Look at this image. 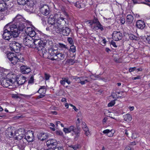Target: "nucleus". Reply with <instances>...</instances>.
<instances>
[{
    "instance_id": "33",
    "label": "nucleus",
    "mask_w": 150,
    "mask_h": 150,
    "mask_svg": "<svg viewBox=\"0 0 150 150\" xmlns=\"http://www.w3.org/2000/svg\"><path fill=\"white\" fill-rule=\"evenodd\" d=\"M25 81V78L24 77H23L20 78L19 81H17V83L19 85H22L24 84Z\"/></svg>"
},
{
    "instance_id": "43",
    "label": "nucleus",
    "mask_w": 150,
    "mask_h": 150,
    "mask_svg": "<svg viewBox=\"0 0 150 150\" xmlns=\"http://www.w3.org/2000/svg\"><path fill=\"white\" fill-rule=\"evenodd\" d=\"M79 145L78 144L75 145H71L70 147L72 148L74 150H76L79 148Z\"/></svg>"
},
{
    "instance_id": "45",
    "label": "nucleus",
    "mask_w": 150,
    "mask_h": 150,
    "mask_svg": "<svg viewBox=\"0 0 150 150\" xmlns=\"http://www.w3.org/2000/svg\"><path fill=\"white\" fill-rule=\"evenodd\" d=\"M47 19V18L42 17L41 18V20L42 21V23L43 25H45L46 24V21Z\"/></svg>"
},
{
    "instance_id": "24",
    "label": "nucleus",
    "mask_w": 150,
    "mask_h": 150,
    "mask_svg": "<svg viewBox=\"0 0 150 150\" xmlns=\"http://www.w3.org/2000/svg\"><path fill=\"white\" fill-rule=\"evenodd\" d=\"M57 57L55 58L54 60H56L58 59L62 60L65 57L64 54H63L62 53H59L58 52L57 54Z\"/></svg>"
},
{
    "instance_id": "2",
    "label": "nucleus",
    "mask_w": 150,
    "mask_h": 150,
    "mask_svg": "<svg viewBox=\"0 0 150 150\" xmlns=\"http://www.w3.org/2000/svg\"><path fill=\"white\" fill-rule=\"evenodd\" d=\"M27 21L22 15L18 14L13 19V21L8 23V25H10L13 26L20 32V31H23L25 28L24 23Z\"/></svg>"
},
{
    "instance_id": "10",
    "label": "nucleus",
    "mask_w": 150,
    "mask_h": 150,
    "mask_svg": "<svg viewBox=\"0 0 150 150\" xmlns=\"http://www.w3.org/2000/svg\"><path fill=\"white\" fill-rule=\"evenodd\" d=\"M40 9L41 12L43 15L46 16L48 15L50 12L49 7L45 4L41 5L40 7Z\"/></svg>"
},
{
    "instance_id": "39",
    "label": "nucleus",
    "mask_w": 150,
    "mask_h": 150,
    "mask_svg": "<svg viewBox=\"0 0 150 150\" xmlns=\"http://www.w3.org/2000/svg\"><path fill=\"white\" fill-rule=\"evenodd\" d=\"M69 49L68 47H67L63 50V54H64L65 55H66L67 57H68V56L69 53Z\"/></svg>"
},
{
    "instance_id": "44",
    "label": "nucleus",
    "mask_w": 150,
    "mask_h": 150,
    "mask_svg": "<svg viewBox=\"0 0 150 150\" xmlns=\"http://www.w3.org/2000/svg\"><path fill=\"white\" fill-rule=\"evenodd\" d=\"M67 40L69 43L71 45H73L74 44V42L73 39L71 38L68 37L67 38Z\"/></svg>"
},
{
    "instance_id": "12",
    "label": "nucleus",
    "mask_w": 150,
    "mask_h": 150,
    "mask_svg": "<svg viewBox=\"0 0 150 150\" xmlns=\"http://www.w3.org/2000/svg\"><path fill=\"white\" fill-rule=\"evenodd\" d=\"M47 146L51 149H53L56 147L57 144V143L56 140L54 139H49L46 142Z\"/></svg>"
},
{
    "instance_id": "14",
    "label": "nucleus",
    "mask_w": 150,
    "mask_h": 150,
    "mask_svg": "<svg viewBox=\"0 0 150 150\" xmlns=\"http://www.w3.org/2000/svg\"><path fill=\"white\" fill-rule=\"evenodd\" d=\"M17 2L18 4L20 5H24L27 4L28 6H31L33 5V1L29 0H18Z\"/></svg>"
},
{
    "instance_id": "18",
    "label": "nucleus",
    "mask_w": 150,
    "mask_h": 150,
    "mask_svg": "<svg viewBox=\"0 0 150 150\" xmlns=\"http://www.w3.org/2000/svg\"><path fill=\"white\" fill-rule=\"evenodd\" d=\"M71 30L69 28L65 27L62 29L60 33L64 36H68L71 32Z\"/></svg>"
},
{
    "instance_id": "55",
    "label": "nucleus",
    "mask_w": 150,
    "mask_h": 150,
    "mask_svg": "<svg viewBox=\"0 0 150 150\" xmlns=\"http://www.w3.org/2000/svg\"><path fill=\"white\" fill-rule=\"evenodd\" d=\"M72 78L73 79H76V81H78V82H79L81 79L80 78L78 77L77 76H73Z\"/></svg>"
},
{
    "instance_id": "32",
    "label": "nucleus",
    "mask_w": 150,
    "mask_h": 150,
    "mask_svg": "<svg viewBox=\"0 0 150 150\" xmlns=\"http://www.w3.org/2000/svg\"><path fill=\"white\" fill-rule=\"evenodd\" d=\"M129 39L132 40L137 41L140 39L138 37L135 36L132 34H130L129 35Z\"/></svg>"
},
{
    "instance_id": "21",
    "label": "nucleus",
    "mask_w": 150,
    "mask_h": 150,
    "mask_svg": "<svg viewBox=\"0 0 150 150\" xmlns=\"http://www.w3.org/2000/svg\"><path fill=\"white\" fill-rule=\"evenodd\" d=\"M136 26L138 28L142 29L145 27V24L143 21L139 20L137 22Z\"/></svg>"
},
{
    "instance_id": "3",
    "label": "nucleus",
    "mask_w": 150,
    "mask_h": 150,
    "mask_svg": "<svg viewBox=\"0 0 150 150\" xmlns=\"http://www.w3.org/2000/svg\"><path fill=\"white\" fill-rule=\"evenodd\" d=\"M35 28L33 27H28L25 29V32L28 35L27 36L35 38L36 40L40 38V34L41 32L39 31L35 32L34 30Z\"/></svg>"
},
{
    "instance_id": "58",
    "label": "nucleus",
    "mask_w": 150,
    "mask_h": 150,
    "mask_svg": "<svg viewBox=\"0 0 150 150\" xmlns=\"http://www.w3.org/2000/svg\"><path fill=\"white\" fill-rule=\"evenodd\" d=\"M52 149L53 150H64L61 147H55Z\"/></svg>"
},
{
    "instance_id": "6",
    "label": "nucleus",
    "mask_w": 150,
    "mask_h": 150,
    "mask_svg": "<svg viewBox=\"0 0 150 150\" xmlns=\"http://www.w3.org/2000/svg\"><path fill=\"white\" fill-rule=\"evenodd\" d=\"M41 38V33L40 34V38L36 40L35 37H33L34 40L33 44V47L37 48L38 49V47H40L41 46H45L46 45V42H44L42 40H40Z\"/></svg>"
},
{
    "instance_id": "8",
    "label": "nucleus",
    "mask_w": 150,
    "mask_h": 150,
    "mask_svg": "<svg viewBox=\"0 0 150 150\" xmlns=\"http://www.w3.org/2000/svg\"><path fill=\"white\" fill-rule=\"evenodd\" d=\"M33 37L27 36L23 40V42L25 45L30 47H33Z\"/></svg>"
},
{
    "instance_id": "54",
    "label": "nucleus",
    "mask_w": 150,
    "mask_h": 150,
    "mask_svg": "<svg viewBox=\"0 0 150 150\" xmlns=\"http://www.w3.org/2000/svg\"><path fill=\"white\" fill-rule=\"evenodd\" d=\"M125 150H133V149L132 147L129 145L125 147Z\"/></svg>"
},
{
    "instance_id": "27",
    "label": "nucleus",
    "mask_w": 150,
    "mask_h": 150,
    "mask_svg": "<svg viewBox=\"0 0 150 150\" xmlns=\"http://www.w3.org/2000/svg\"><path fill=\"white\" fill-rule=\"evenodd\" d=\"M124 117L125 121L128 122L131 121L132 119L131 115L128 114H127L124 115Z\"/></svg>"
},
{
    "instance_id": "20",
    "label": "nucleus",
    "mask_w": 150,
    "mask_h": 150,
    "mask_svg": "<svg viewBox=\"0 0 150 150\" xmlns=\"http://www.w3.org/2000/svg\"><path fill=\"white\" fill-rule=\"evenodd\" d=\"M8 6L4 1L0 2V12H4L8 10Z\"/></svg>"
},
{
    "instance_id": "61",
    "label": "nucleus",
    "mask_w": 150,
    "mask_h": 150,
    "mask_svg": "<svg viewBox=\"0 0 150 150\" xmlns=\"http://www.w3.org/2000/svg\"><path fill=\"white\" fill-rule=\"evenodd\" d=\"M45 86H42L39 89V90H38V91H37V92L38 93H39V91H41V90L42 89H43V90H45Z\"/></svg>"
},
{
    "instance_id": "5",
    "label": "nucleus",
    "mask_w": 150,
    "mask_h": 150,
    "mask_svg": "<svg viewBox=\"0 0 150 150\" xmlns=\"http://www.w3.org/2000/svg\"><path fill=\"white\" fill-rule=\"evenodd\" d=\"M54 17L56 21V24L58 25V26L63 28V27L66 23L64 18L61 17L60 14L57 13L54 15Z\"/></svg>"
},
{
    "instance_id": "37",
    "label": "nucleus",
    "mask_w": 150,
    "mask_h": 150,
    "mask_svg": "<svg viewBox=\"0 0 150 150\" xmlns=\"http://www.w3.org/2000/svg\"><path fill=\"white\" fill-rule=\"evenodd\" d=\"M21 131L20 130H19L18 131H14V134L13 137L15 139L16 138V137H18V136H19L21 134Z\"/></svg>"
},
{
    "instance_id": "15",
    "label": "nucleus",
    "mask_w": 150,
    "mask_h": 150,
    "mask_svg": "<svg viewBox=\"0 0 150 150\" xmlns=\"http://www.w3.org/2000/svg\"><path fill=\"white\" fill-rule=\"evenodd\" d=\"M38 53L41 56H42L43 57H46V54L47 53V51L45 47V46H41L38 47Z\"/></svg>"
},
{
    "instance_id": "49",
    "label": "nucleus",
    "mask_w": 150,
    "mask_h": 150,
    "mask_svg": "<svg viewBox=\"0 0 150 150\" xmlns=\"http://www.w3.org/2000/svg\"><path fill=\"white\" fill-rule=\"evenodd\" d=\"M56 134L58 135L62 136L63 134V133L60 131L57 130L55 132Z\"/></svg>"
},
{
    "instance_id": "13",
    "label": "nucleus",
    "mask_w": 150,
    "mask_h": 150,
    "mask_svg": "<svg viewBox=\"0 0 150 150\" xmlns=\"http://www.w3.org/2000/svg\"><path fill=\"white\" fill-rule=\"evenodd\" d=\"M112 36L113 40L116 41L121 40L122 37V33L119 31H113Z\"/></svg>"
},
{
    "instance_id": "51",
    "label": "nucleus",
    "mask_w": 150,
    "mask_h": 150,
    "mask_svg": "<svg viewBox=\"0 0 150 150\" xmlns=\"http://www.w3.org/2000/svg\"><path fill=\"white\" fill-rule=\"evenodd\" d=\"M93 23H94V24L96 25L97 24V23H98L100 22L98 21V19L94 17V18L93 19Z\"/></svg>"
},
{
    "instance_id": "53",
    "label": "nucleus",
    "mask_w": 150,
    "mask_h": 150,
    "mask_svg": "<svg viewBox=\"0 0 150 150\" xmlns=\"http://www.w3.org/2000/svg\"><path fill=\"white\" fill-rule=\"evenodd\" d=\"M88 82V81L87 79H86L85 81H81V79H80L79 82H78V83H81L82 85H83L85 84L86 82Z\"/></svg>"
},
{
    "instance_id": "16",
    "label": "nucleus",
    "mask_w": 150,
    "mask_h": 150,
    "mask_svg": "<svg viewBox=\"0 0 150 150\" xmlns=\"http://www.w3.org/2000/svg\"><path fill=\"white\" fill-rule=\"evenodd\" d=\"M20 70L22 73L27 74L30 72L31 69L30 67L27 66L22 65L20 67Z\"/></svg>"
},
{
    "instance_id": "11",
    "label": "nucleus",
    "mask_w": 150,
    "mask_h": 150,
    "mask_svg": "<svg viewBox=\"0 0 150 150\" xmlns=\"http://www.w3.org/2000/svg\"><path fill=\"white\" fill-rule=\"evenodd\" d=\"M28 134L25 135L23 139H25L28 142H33L35 140L34 133L32 131H28Z\"/></svg>"
},
{
    "instance_id": "41",
    "label": "nucleus",
    "mask_w": 150,
    "mask_h": 150,
    "mask_svg": "<svg viewBox=\"0 0 150 150\" xmlns=\"http://www.w3.org/2000/svg\"><path fill=\"white\" fill-rule=\"evenodd\" d=\"M34 76L33 75H32L30 77V79H29L28 82L29 84H32L34 83Z\"/></svg>"
},
{
    "instance_id": "19",
    "label": "nucleus",
    "mask_w": 150,
    "mask_h": 150,
    "mask_svg": "<svg viewBox=\"0 0 150 150\" xmlns=\"http://www.w3.org/2000/svg\"><path fill=\"white\" fill-rule=\"evenodd\" d=\"M38 139L41 141H43L48 138V135L47 133H39L37 135Z\"/></svg>"
},
{
    "instance_id": "34",
    "label": "nucleus",
    "mask_w": 150,
    "mask_h": 150,
    "mask_svg": "<svg viewBox=\"0 0 150 150\" xmlns=\"http://www.w3.org/2000/svg\"><path fill=\"white\" fill-rule=\"evenodd\" d=\"M73 132L75 134H80L81 131L80 128H79L78 127H77L76 128L74 127Z\"/></svg>"
},
{
    "instance_id": "62",
    "label": "nucleus",
    "mask_w": 150,
    "mask_h": 150,
    "mask_svg": "<svg viewBox=\"0 0 150 150\" xmlns=\"http://www.w3.org/2000/svg\"><path fill=\"white\" fill-rule=\"evenodd\" d=\"M132 1L134 4H139L140 3L139 0H132Z\"/></svg>"
},
{
    "instance_id": "59",
    "label": "nucleus",
    "mask_w": 150,
    "mask_h": 150,
    "mask_svg": "<svg viewBox=\"0 0 150 150\" xmlns=\"http://www.w3.org/2000/svg\"><path fill=\"white\" fill-rule=\"evenodd\" d=\"M5 49V47L4 45H2L0 47V49L2 52H4Z\"/></svg>"
},
{
    "instance_id": "28",
    "label": "nucleus",
    "mask_w": 150,
    "mask_h": 150,
    "mask_svg": "<svg viewBox=\"0 0 150 150\" xmlns=\"http://www.w3.org/2000/svg\"><path fill=\"white\" fill-rule=\"evenodd\" d=\"M8 80V79H6L5 78L2 80H1V84L3 87L6 88L8 87V84H7V83Z\"/></svg>"
},
{
    "instance_id": "63",
    "label": "nucleus",
    "mask_w": 150,
    "mask_h": 150,
    "mask_svg": "<svg viewBox=\"0 0 150 150\" xmlns=\"http://www.w3.org/2000/svg\"><path fill=\"white\" fill-rule=\"evenodd\" d=\"M41 94L40 95L38 96H37V99H40L44 97L45 96V95H44V94Z\"/></svg>"
},
{
    "instance_id": "31",
    "label": "nucleus",
    "mask_w": 150,
    "mask_h": 150,
    "mask_svg": "<svg viewBox=\"0 0 150 150\" xmlns=\"http://www.w3.org/2000/svg\"><path fill=\"white\" fill-rule=\"evenodd\" d=\"M74 6L79 8H83L85 7V5L83 3L79 1H77L75 3Z\"/></svg>"
},
{
    "instance_id": "38",
    "label": "nucleus",
    "mask_w": 150,
    "mask_h": 150,
    "mask_svg": "<svg viewBox=\"0 0 150 150\" xmlns=\"http://www.w3.org/2000/svg\"><path fill=\"white\" fill-rule=\"evenodd\" d=\"M69 50L70 52H71L72 53L75 52L76 51V47L73 45L70 47Z\"/></svg>"
},
{
    "instance_id": "56",
    "label": "nucleus",
    "mask_w": 150,
    "mask_h": 150,
    "mask_svg": "<svg viewBox=\"0 0 150 150\" xmlns=\"http://www.w3.org/2000/svg\"><path fill=\"white\" fill-rule=\"evenodd\" d=\"M60 83H61V84L62 85L64 86H65L66 87H67V86H65V82L64 81V80H63V79H62V80H61L60 81Z\"/></svg>"
},
{
    "instance_id": "48",
    "label": "nucleus",
    "mask_w": 150,
    "mask_h": 150,
    "mask_svg": "<svg viewBox=\"0 0 150 150\" xmlns=\"http://www.w3.org/2000/svg\"><path fill=\"white\" fill-rule=\"evenodd\" d=\"M7 83L8 84V87L10 85H11V84L13 83V80L11 79H8V80H7Z\"/></svg>"
},
{
    "instance_id": "25",
    "label": "nucleus",
    "mask_w": 150,
    "mask_h": 150,
    "mask_svg": "<svg viewBox=\"0 0 150 150\" xmlns=\"http://www.w3.org/2000/svg\"><path fill=\"white\" fill-rule=\"evenodd\" d=\"M74 128V126H71L67 128L65 127L63 129V131L65 133H69L72 131H73Z\"/></svg>"
},
{
    "instance_id": "64",
    "label": "nucleus",
    "mask_w": 150,
    "mask_h": 150,
    "mask_svg": "<svg viewBox=\"0 0 150 150\" xmlns=\"http://www.w3.org/2000/svg\"><path fill=\"white\" fill-rule=\"evenodd\" d=\"M111 44L113 45V47H117V46H116V45L115 42L113 41H111Z\"/></svg>"
},
{
    "instance_id": "50",
    "label": "nucleus",
    "mask_w": 150,
    "mask_h": 150,
    "mask_svg": "<svg viewBox=\"0 0 150 150\" xmlns=\"http://www.w3.org/2000/svg\"><path fill=\"white\" fill-rule=\"evenodd\" d=\"M112 130H110L108 129H107L104 130L103 132L104 134H109L110 133V131H112Z\"/></svg>"
},
{
    "instance_id": "46",
    "label": "nucleus",
    "mask_w": 150,
    "mask_h": 150,
    "mask_svg": "<svg viewBox=\"0 0 150 150\" xmlns=\"http://www.w3.org/2000/svg\"><path fill=\"white\" fill-rule=\"evenodd\" d=\"M115 100H112L111 101V102L108 104V107H112V106H113V105H114L115 103Z\"/></svg>"
},
{
    "instance_id": "22",
    "label": "nucleus",
    "mask_w": 150,
    "mask_h": 150,
    "mask_svg": "<svg viewBox=\"0 0 150 150\" xmlns=\"http://www.w3.org/2000/svg\"><path fill=\"white\" fill-rule=\"evenodd\" d=\"M104 27L99 22L94 25L93 29L94 30H100L101 31H103L104 30Z\"/></svg>"
},
{
    "instance_id": "7",
    "label": "nucleus",
    "mask_w": 150,
    "mask_h": 150,
    "mask_svg": "<svg viewBox=\"0 0 150 150\" xmlns=\"http://www.w3.org/2000/svg\"><path fill=\"white\" fill-rule=\"evenodd\" d=\"M9 47L11 51H14L16 53H18L20 51L21 45V44L14 41L10 43Z\"/></svg>"
},
{
    "instance_id": "17",
    "label": "nucleus",
    "mask_w": 150,
    "mask_h": 150,
    "mask_svg": "<svg viewBox=\"0 0 150 150\" xmlns=\"http://www.w3.org/2000/svg\"><path fill=\"white\" fill-rule=\"evenodd\" d=\"M50 27L53 31L57 33H60L62 29L63 28L59 26H58V25L56 24V23L51 25Z\"/></svg>"
},
{
    "instance_id": "42",
    "label": "nucleus",
    "mask_w": 150,
    "mask_h": 150,
    "mask_svg": "<svg viewBox=\"0 0 150 150\" xmlns=\"http://www.w3.org/2000/svg\"><path fill=\"white\" fill-rule=\"evenodd\" d=\"M58 45L59 47L62 48L63 50L67 47L66 45L62 43H59Z\"/></svg>"
},
{
    "instance_id": "26",
    "label": "nucleus",
    "mask_w": 150,
    "mask_h": 150,
    "mask_svg": "<svg viewBox=\"0 0 150 150\" xmlns=\"http://www.w3.org/2000/svg\"><path fill=\"white\" fill-rule=\"evenodd\" d=\"M133 21V17L131 15H128L127 17V22L129 24L132 23Z\"/></svg>"
},
{
    "instance_id": "4",
    "label": "nucleus",
    "mask_w": 150,
    "mask_h": 150,
    "mask_svg": "<svg viewBox=\"0 0 150 150\" xmlns=\"http://www.w3.org/2000/svg\"><path fill=\"white\" fill-rule=\"evenodd\" d=\"M7 56L9 60L14 65L18 62L20 58V55L14 53L9 52L7 54Z\"/></svg>"
},
{
    "instance_id": "52",
    "label": "nucleus",
    "mask_w": 150,
    "mask_h": 150,
    "mask_svg": "<svg viewBox=\"0 0 150 150\" xmlns=\"http://www.w3.org/2000/svg\"><path fill=\"white\" fill-rule=\"evenodd\" d=\"M50 76L49 74H47L46 73H45V79L46 80H48L50 78Z\"/></svg>"
},
{
    "instance_id": "9",
    "label": "nucleus",
    "mask_w": 150,
    "mask_h": 150,
    "mask_svg": "<svg viewBox=\"0 0 150 150\" xmlns=\"http://www.w3.org/2000/svg\"><path fill=\"white\" fill-rule=\"evenodd\" d=\"M57 49H54L52 47L49 49L48 57L52 60H54L57 57V54L58 52Z\"/></svg>"
},
{
    "instance_id": "35",
    "label": "nucleus",
    "mask_w": 150,
    "mask_h": 150,
    "mask_svg": "<svg viewBox=\"0 0 150 150\" xmlns=\"http://www.w3.org/2000/svg\"><path fill=\"white\" fill-rule=\"evenodd\" d=\"M75 62L74 60L72 59H68L66 61V63L69 65H73Z\"/></svg>"
},
{
    "instance_id": "60",
    "label": "nucleus",
    "mask_w": 150,
    "mask_h": 150,
    "mask_svg": "<svg viewBox=\"0 0 150 150\" xmlns=\"http://www.w3.org/2000/svg\"><path fill=\"white\" fill-rule=\"evenodd\" d=\"M146 39L148 43L150 44V35L147 36Z\"/></svg>"
},
{
    "instance_id": "40",
    "label": "nucleus",
    "mask_w": 150,
    "mask_h": 150,
    "mask_svg": "<svg viewBox=\"0 0 150 150\" xmlns=\"http://www.w3.org/2000/svg\"><path fill=\"white\" fill-rule=\"evenodd\" d=\"M6 76V75L3 72L0 71V80H2Z\"/></svg>"
},
{
    "instance_id": "47",
    "label": "nucleus",
    "mask_w": 150,
    "mask_h": 150,
    "mask_svg": "<svg viewBox=\"0 0 150 150\" xmlns=\"http://www.w3.org/2000/svg\"><path fill=\"white\" fill-rule=\"evenodd\" d=\"M62 79H63L64 80V82L67 83L69 85L71 83V82L69 80L68 78H62Z\"/></svg>"
},
{
    "instance_id": "57",
    "label": "nucleus",
    "mask_w": 150,
    "mask_h": 150,
    "mask_svg": "<svg viewBox=\"0 0 150 150\" xmlns=\"http://www.w3.org/2000/svg\"><path fill=\"white\" fill-rule=\"evenodd\" d=\"M136 69V68L135 67L130 68L129 69V71L130 72H131L134 71Z\"/></svg>"
},
{
    "instance_id": "30",
    "label": "nucleus",
    "mask_w": 150,
    "mask_h": 150,
    "mask_svg": "<svg viewBox=\"0 0 150 150\" xmlns=\"http://www.w3.org/2000/svg\"><path fill=\"white\" fill-rule=\"evenodd\" d=\"M56 21V19H55L54 16L53 17H50L47 20V22L49 24H51V25L55 24L54 21Z\"/></svg>"
},
{
    "instance_id": "1",
    "label": "nucleus",
    "mask_w": 150,
    "mask_h": 150,
    "mask_svg": "<svg viewBox=\"0 0 150 150\" xmlns=\"http://www.w3.org/2000/svg\"><path fill=\"white\" fill-rule=\"evenodd\" d=\"M8 23L4 27V32L3 34V38L5 40H9L12 36L14 38H16L18 36L20 32L18 30L13 26Z\"/></svg>"
},
{
    "instance_id": "36",
    "label": "nucleus",
    "mask_w": 150,
    "mask_h": 150,
    "mask_svg": "<svg viewBox=\"0 0 150 150\" xmlns=\"http://www.w3.org/2000/svg\"><path fill=\"white\" fill-rule=\"evenodd\" d=\"M6 134L9 137H14V133L13 131H8V132H6Z\"/></svg>"
},
{
    "instance_id": "29",
    "label": "nucleus",
    "mask_w": 150,
    "mask_h": 150,
    "mask_svg": "<svg viewBox=\"0 0 150 150\" xmlns=\"http://www.w3.org/2000/svg\"><path fill=\"white\" fill-rule=\"evenodd\" d=\"M21 132H23V133L21 134L19 136H18V137H16V138L15 139H16L20 141L21 140H22V139L23 138H24L25 132L24 130L23 131L22 130Z\"/></svg>"
},
{
    "instance_id": "23",
    "label": "nucleus",
    "mask_w": 150,
    "mask_h": 150,
    "mask_svg": "<svg viewBox=\"0 0 150 150\" xmlns=\"http://www.w3.org/2000/svg\"><path fill=\"white\" fill-rule=\"evenodd\" d=\"M18 147L19 149L21 150H23L25 146V144L24 142L23 139L21 140L19 142L18 144Z\"/></svg>"
}]
</instances>
